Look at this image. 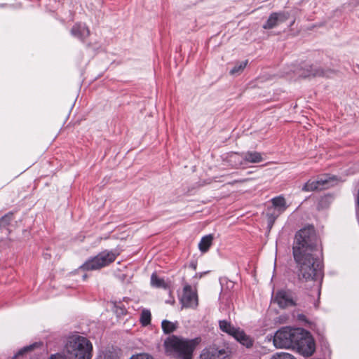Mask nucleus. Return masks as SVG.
<instances>
[{
	"mask_svg": "<svg viewBox=\"0 0 359 359\" xmlns=\"http://www.w3.org/2000/svg\"><path fill=\"white\" fill-rule=\"evenodd\" d=\"M318 237L312 226L298 231L294 237L292 254L297 264L299 276L314 280L321 276V262L316 255Z\"/></svg>",
	"mask_w": 359,
	"mask_h": 359,
	"instance_id": "obj_1",
	"label": "nucleus"
},
{
	"mask_svg": "<svg viewBox=\"0 0 359 359\" xmlns=\"http://www.w3.org/2000/svg\"><path fill=\"white\" fill-rule=\"evenodd\" d=\"M92 353V343L86 337L73 335L67 339L64 355L57 353L51 355L49 359H91Z\"/></svg>",
	"mask_w": 359,
	"mask_h": 359,
	"instance_id": "obj_2",
	"label": "nucleus"
},
{
	"mask_svg": "<svg viewBox=\"0 0 359 359\" xmlns=\"http://www.w3.org/2000/svg\"><path fill=\"white\" fill-rule=\"evenodd\" d=\"M164 346L169 355L177 359H191L196 342L194 340H187L172 335L165 341Z\"/></svg>",
	"mask_w": 359,
	"mask_h": 359,
	"instance_id": "obj_3",
	"label": "nucleus"
},
{
	"mask_svg": "<svg viewBox=\"0 0 359 359\" xmlns=\"http://www.w3.org/2000/svg\"><path fill=\"white\" fill-rule=\"evenodd\" d=\"M301 328H292L284 327L279 329L274 334L273 342L278 348L293 349L297 339L301 337L299 332Z\"/></svg>",
	"mask_w": 359,
	"mask_h": 359,
	"instance_id": "obj_4",
	"label": "nucleus"
},
{
	"mask_svg": "<svg viewBox=\"0 0 359 359\" xmlns=\"http://www.w3.org/2000/svg\"><path fill=\"white\" fill-rule=\"evenodd\" d=\"M118 255L114 250H104L87 260L81 268L84 271L97 270L114 262Z\"/></svg>",
	"mask_w": 359,
	"mask_h": 359,
	"instance_id": "obj_5",
	"label": "nucleus"
},
{
	"mask_svg": "<svg viewBox=\"0 0 359 359\" xmlns=\"http://www.w3.org/2000/svg\"><path fill=\"white\" fill-rule=\"evenodd\" d=\"M219 325L222 332L232 336L242 345L247 348L252 346V341L250 337L248 336L241 328L233 327L229 322L225 320H219Z\"/></svg>",
	"mask_w": 359,
	"mask_h": 359,
	"instance_id": "obj_6",
	"label": "nucleus"
},
{
	"mask_svg": "<svg viewBox=\"0 0 359 359\" xmlns=\"http://www.w3.org/2000/svg\"><path fill=\"white\" fill-rule=\"evenodd\" d=\"M299 334L301 337L297 339L293 349H297L299 353L304 356L311 355L314 353L316 348L313 339L308 332L303 329H301Z\"/></svg>",
	"mask_w": 359,
	"mask_h": 359,
	"instance_id": "obj_7",
	"label": "nucleus"
},
{
	"mask_svg": "<svg viewBox=\"0 0 359 359\" xmlns=\"http://www.w3.org/2000/svg\"><path fill=\"white\" fill-rule=\"evenodd\" d=\"M294 72L302 78L328 76L331 72L330 70H325L318 65L309 64H304Z\"/></svg>",
	"mask_w": 359,
	"mask_h": 359,
	"instance_id": "obj_8",
	"label": "nucleus"
},
{
	"mask_svg": "<svg viewBox=\"0 0 359 359\" xmlns=\"http://www.w3.org/2000/svg\"><path fill=\"white\" fill-rule=\"evenodd\" d=\"M182 305L185 308L195 309L198 305V298L196 290H194L189 284H185L183 287V292L180 299Z\"/></svg>",
	"mask_w": 359,
	"mask_h": 359,
	"instance_id": "obj_9",
	"label": "nucleus"
},
{
	"mask_svg": "<svg viewBox=\"0 0 359 359\" xmlns=\"http://www.w3.org/2000/svg\"><path fill=\"white\" fill-rule=\"evenodd\" d=\"M290 17L287 12L272 13L263 25L265 29H273L280 23L285 22Z\"/></svg>",
	"mask_w": 359,
	"mask_h": 359,
	"instance_id": "obj_10",
	"label": "nucleus"
},
{
	"mask_svg": "<svg viewBox=\"0 0 359 359\" xmlns=\"http://www.w3.org/2000/svg\"><path fill=\"white\" fill-rule=\"evenodd\" d=\"M228 355V352L225 349L211 347L203 351L200 359H226Z\"/></svg>",
	"mask_w": 359,
	"mask_h": 359,
	"instance_id": "obj_11",
	"label": "nucleus"
},
{
	"mask_svg": "<svg viewBox=\"0 0 359 359\" xmlns=\"http://www.w3.org/2000/svg\"><path fill=\"white\" fill-rule=\"evenodd\" d=\"M275 301L280 308H286L287 306H294L295 304L291 293L284 290L278 291L276 293Z\"/></svg>",
	"mask_w": 359,
	"mask_h": 359,
	"instance_id": "obj_12",
	"label": "nucleus"
},
{
	"mask_svg": "<svg viewBox=\"0 0 359 359\" xmlns=\"http://www.w3.org/2000/svg\"><path fill=\"white\" fill-rule=\"evenodd\" d=\"M329 183V180L327 177H320L317 180H309L302 187L304 191H313L318 189L325 188V186Z\"/></svg>",
	"mask_w": 359,
	"mask_h": 359,
	"instance_id": "obj_13",
	"label": "nucleus"
},
{
	"mask_svg": "<svg viewBox=\"0 0 359 359\" xmlns=\"http://www.w3.org/2000/svg\"><path fill=\"white\" fill-rule=\"evenodd\" d=\"M71 34L81 41H84L89 36L90 30L84 24L76 23L72 27Z\"/></svg>",
	"mask_w": 359,
	"mask_h": 359,
	"instance_id": "obj_14",
	"label": "nucleus"
},
{
	"mask_svg": "<svg viewBox=\"0 0 359 359\" xmlns=\"http://www.w3.org/2000/svg\"><path fill=\"white\" fill-rule=\"evenodd\" d=\"M228 161L234 168H239L245 165L243 153H232L229 154Z\"/></svg>",
	"mask_w": 359,
	"mask_h": 359,
	"instance_id": "obj_15",
	"label": "nucleus"
},
{
	"mask_svg": "<svg viewBox=\"0 0 359 359\" xmlns=\"http://www.w3.org/2000/svg\"><path fill=\"white\" fill-rule=\"evenodd\" d=\"M244 154V161L245 165L248 163H258L263 161L264 158L262 156V154L258 151H247L243 153Z\"/></svg>",
	"mask_w": 359,
	"mask_h": 359,
	"instance_id": "obj_16",
	"label": "nucleus"
},
{
	"mask_svg": "<svg viewBox=\"0 0 359 359\" xmlns=\"http://www.w3.org/2000/svg\"><path fill=\"white\" fill-rule=\"evenodd\" d=\"M271 201L272 206H273L275 209L282 213H283L288 208L285 198L283 196L274 197L271 200Z\"/></svg>",
	"mask_w": 359,
	"mask_h": 359,
	"instance_id": "obj_17",
	"label": "nucleus"
},
{
	"mask_svg": "<svg viewBox=\"0 0 359 359\" xmlns=\"http://www.w3.org/2000/svg\"><path fill=\"white\" fill-rule=\"evenodd\" d=\"M213 236L211 234L203 236L198 243V248L201 252H206L212 245Z\"/></svg>",
	"mask_w": 359,
	"mask_h": 359,
	"instance_id": "obj_18",
	"label": "nucleus"
},
{
	"mask_svg": "<svg viewBox=\"0 0 359 359\" xmlns=\"http://www.w3.org/2000/svg\"><path fill=\"white\" fill-rule=\"evenodd\" d=\"M283 214L280 211H278L273 206L268 208L266 216L268 218V222L270 227L273 225L275 220Z\"/></svg>",
	"mask_w": 359,
	"mask_h": 359,
	"instance_id": "obj_19",
	"label": "nucleus"
},
{
	"mask_svg": "<svg viewBox=\"0 0 359 359\" xmlns=\"http://www.w3.org/2000/svg\"><path fill=\"white\" fill-rule=\"evenodd\" d=\"M161 327L164 333L170 334L176 330L177 323L170 322L167 320H163L161 323Z\"/></svg>",
	"mask_w": 359,
	"mask_h": 359,
	"instance_id": "obj_20",
	"label": "nucleus"
},
{
	"mask_svg": "<svg viewBox=\"0 0 359 359\" xmlns=\"http://www.w3.org/2000/svg\"><path fill=\"white\" fill-rule=\"evenodd\" d=\"M248 62V60L237 62L230 70V74L236 75L241 74L247 66Z\"/></svg>",
	"mask_w": 359,
	"mask_h": 359,
	"instance_id": "obj_21",
	"label": "nucleus"
},
{
	"mask_svg": "<svg viewBox=\"0 0 359 359\" xmlns=\"http://www.w3.org/2000/svg\"><path fill=\"white\" fill-rule=\"evenodd\" d=\"M151 283L156 287H166V283L164 280L160 278L156 273H152L151 276Z\"/></svg>",
	"mask_w": 359,
	"mask_h": 359,
	"instance_id": "obj_22",
	"label": "nucleus"
},
{
	"mask_svg": "<svg viewBox=\"0 0 359 359\" xmlns=\"http://www.w3.org/2000/svg\"><path fill=\"white\" fill-rule=\"evenodd\" d=\"M151 312L147 309L142 310L140 316V322L142 325L147 326L151 323Z\"/></svg>",
	"mask_w": 359,
	"mask_h": 359,
	"instance_id": "obj_23",
	"label": "nucleus"
},
{
	"mask_svg": "<svg viewBox=\"0 0 359 359\" xmlns=\"http://www.w3.org/2000/svg\"><path fill=\"white\" fill-rule=\"evenodd\" d=\"M38 346H39V344L37 343H34V344H30L29 346H25L18 351V352L14 355V358H16L19 357L20 355H22L24 353L32 351L35 347H36Z\"/></svg>",
	"mask_w": 359,
	"mask_h": 359,
	"instance_id": "obj_24",
	"label": "nucleus"
},
{
	"mask_svg": "<svg viewBox=\"0 0 359 359\" xmlns=\"http://www.w3.org/2000/svg\"><path fill=\"white\" fill-rule=\"evenodd\" d=\"M271 359H296L292 355L288 353H277L272 355Z\"/></svg>",
	"mask_w": 359,
	"mask_h": 359,
	"instance_id": "obj_25",
	"label": "nucleus"
},
{
	"mask_svg": "<svg viewBox=\"0 0 359 359\" xmlns=\"http://www.w3.org/2000/svg\"><path fill=\"white\" fill-rule=\"evenodd\" d=\"M12 219H13L12 213H9V214L4 215V217H2L0 219V226L6 227V226H8L10 224Z\"/></svg>",
	"mask_w": 359,
	"mask_h": 359,
	"instance_id": "obj_26",
	"label": "nucleus"
},
{
	"mask_svg": "<svg viewBox=\"0 0 359 359\" xmlns=\"http://www.w3.org/2000/svg\"><path fill=\"white\" fill-rule=\"evenodd\" d=\"M130 359H154L153 357L147 353H139L133 355Z\"/></svg>",
	"mask_w": 359,
	"mask_h": 359,
	"instance_id": "obj_27",
	"label": "nucleus"
},
{
	"mask_svg": "<svg viewBox=\"0 0 359 359\" xmlns=\"http://www.w3.org/2000/svg\"><path fill=\"white\" fill-rule=\"evenodd\" d=\"M97 359H116V358L111 352H106L100 355Z\"/></svg>",
	"mask_w": 359,
	"mask_h": 359,
	"instance_id": "obj_28",
	"label": "nucleus"
},
{
	"mask_svg": "<svg viewBox=\"0 0 359 359\" xmlns=\"http://www.w3.org/2000/svg\"><path fill=\"white\" fill-rule=\"evenodd\" d=\"M313 292L317 295L318 299H319L320 294V287H319L318 285H316L315 286V288L313 290Z\"/></svg>",
	"mask_w": 359,
	"mask_h": 359,
	"instance_id": "obj_29",
	"label": "nucleus"
},
{
	"mask_svg": "<svg viewBox=\"0 0 359 359\" xmlns=\"http://www.w3.org/2000/svg\"><path fill=\"white\" fill-rule=\"evenodd\" d=\"M191 267H192L194 270H196V265L195 264H191Z\"/></svg>",
	"mask_w": 359,
	"mask_h": 359,
	"instance_id": "obj_30",
	"label": "nucleus"
}]
</instances>
